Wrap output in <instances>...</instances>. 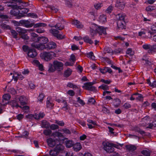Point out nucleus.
Returning a JSON list of instances; mask_svg holds the SVG:
<instances>
[{"mask_svg": "<svg viewBox=\"0 0 156 156\" xmlns=\"http://www.w3.org/2000/svg\"><path fill=\"white\" fill-rule=\"evenodd\" d=\"M31 45L32 47L36 48L39 50H42L44 48L46 49L47 50H50L55 48L57 46L56 43L53 42H49L46 45L43 44H37L36 43H33L31 44Z\"/></svg>", "mask_w": 156, "mask_h": 156, "instance_id": "obj_1", "label": "nucleus"}, {"mask_svg": "<svg viewBox=\"0 0 156 156\" xmlns=\"http://www.w3.org/2000/svg\"><path fill=\"white\" fill-rule=\"evenodd\" d=\"M116 18L117 20V25L119 28L121 29H126V23L125 19L126 17L124 14L120 13L116 15Z\"/></svg>", "mask_w": 156, "mask_h": 156, "instance_id": "obj_2", "label": "nucleus"}, {"mask_svg": "<svg viewBox=\"0 0 156 156\" xmlns=\"http://www.w3.org/2000/svg\"><path fill=\"white\" fill-rule=\"evenodd\" d=\"M20 23L22 25H24L26 27H31L33 26L34 28L40 27H45L47 25L44 23H38L34 24L33 23H30V21L28 20H22L20 21Z\"/></svg>", "mask_w": 156, "mask_h": 156, "instance_id": "obj_3", "label": "nucleus"}, {"mask_svg": "<svg viewBox=\"0 0 156 156\" xmlns=\"http://www.w3.org/2000/svg\"><path fill=\"white\" fill-rule=\"evenodd\" d=\"M50 32L58 39H62L65 37V35L62 36L61 34H59V31L55 29H51L50 30Z\"/></svg>", "mask_w": 156, "mask_h": 156, "instance_id": "obj_4", "label": "nucleus"}, {"mask_svg": "<svg viewBox=\"0 0 156 156\" xmlns=\"http://www.w3.org/2000/svg\"><path fill=\"white\" fill-rule=\"evenodd\" d=\"M54 67L55 70L60 71L63 69V64L57 61H55L53 62Z\"/></svg>", "mask_w": 156, "mask_h": 156, "instance_id": "obj_5", "label": "nucleus"}, {"mask_svg": "<svg viewBox=\"0 0 156 156\" xmlns=\"http://www.w3.org/2000/svg\"><path fill=\"white\" fill-rule=\"evenodd\" d=\"M94 84V83L93 82L86 83H84L83 88L88 90L93 91L95 90V87L92 86Z\"/></svg>", "mask_w": 156, "mask_h": 156, "instance_id": "obj_6", "label": "nucleus"}, {"mask_svg": "<svg viewBox=\"0 0 156 156\" xmlns=\"http://www.w3.org/2000/svg\"><path fill=\"white\" fill-rule=\"evenodd\" d=\"M55 54L53 52H45L43 54L44 60L47 61L50 60L54 56H55Z\"/></svg>", "mask_w": 156, "mask_h": 156, "instance_id": "obj_7", "label": "nucleus"}, {"mask_svg": "<svg viewBox=\"0 0 156 156\" xmlns=\"http://www.w3.org/2000/svg\"><path fill=\"white\" fill-rule=\"evenodd\" d=\"M104 149L107 152L109 153L112 152L114 151V148L112 144L106 143L104 144Z\"/></svg>", "mask_w": 156, "mask_h": 156, "instance_id": "obj_8", "label": "nucleus"}, {"mask_svg": "<svg viewBox=\"0 0 156 156\" xmlns=\"http://www.w3.org/2000/svg\"><path fill=\"white\" fill-rule=\"evenodd\" d=\"M106 28L102 26H97V28L96 29V31L97 33H98L100 35H101L103 34H106Z\"/></svg>", "mask_w": 156, "mask_h": 156, "instance_id": "obj_9", "label": "nucleus"}, {"mask_svg": "<svg viewBox=\"0 0 156 156\" xmlns=\"http://www.w3.org/2000/svg\"><path fill=\"white\" fill-rule=\"evenodd\" d=\"M28 56L31 58L35 57L37 55L36 50L34 49H29L27 53Z\"/></svg>", "mask_w": 156, "mask_h": 156, "instance_id": "obj_10", "label": "nucleus"}, {"mask_svg": "<svg viewBox=\"0 0 156 156\" xmlns=\"http://www.w3.org/2000/svg\"><path fill=\"white\" fill-rule=\"evenodd\" d=\"M37 41L39 44L35 43L37 44H46L48 41V39L47 38L44 37H38L37 38Z\"/></svg>", "mask_w": 156, "mask_h": 156, "instance_id": "obj_11", "label": "nucleus"}, {"mask_svg": "<svg viewBox=\"0 0 156 156\" xmlns=\"http://www.w3.org/2000/svg\"><path fill=\"white\" fill-rule=\"evenodd\" d=\"M19 8V7L17 6L16 8H14L10 11V13L11 15L16 16L17 19H20V18H19L18 16H20V12L19 10L17 9V8Z\"/></svg>", "mask_w": 156, "mask_h": 156, "instance_id": "obj_12", "label": "nucleus"}, {"mask_svg": "<svg viewBox=\"0 0 156 156\" xmlns=\"http://www.w3.org/2000/svg\"><path fill=\"white\" fill-rule=\"evenodd\" d=\"M115 6L120 9H122L125 6L124 0H117Z\"/></svg>", "mask_w": 156, "mask_h": 156, "instance_id": "obj_13", "label": "nucleus"}, {"mask_svg": "<svg viewBox=\"0 0 156 156\" xmlns=\"http://www.w3.org/2000/svg\"><path fill=\"white\" fill-rule=\"evenodd\" d=\"M29 9L26 8H24L21 9L20 10H19L20 12V16H18L19 18H20L26 16V14L29 12Z\"/></svg>", "mask_w": 156, "mask_h": 156, "instance_id": "obj_14", "label": "nucleus"}, {"mask_svg": "<svg viewBox=\"0 0 156 156\" xmlns=\"http://www.w3.org/2000/svg\"><path fill=\"white\" fill-rule=\"evenodd\" d=\"M97 25L94 24L91 27H90V33L92 36H94L97 33L96 29L97 28Z\"/></svg>", "mask_w": 156, "mask_h": 156, "instance_id": "obj_15", "label": "nucleus"}, {"mask_svg": "<svg viewBox=\"0 0 156 156\" xmlns=\"http://www.w3.org/2000/svg\"><path fill=\"white\" fill-rule=\"evenodd\" d=\"M47 142L48 146L51 147H53L56 144V141L55 140L50 138L47 139Z\"/></svg>", "mask_w": 156, "mask_h": 156, "instance_id": "obj_16", "label": "nucleus"}, {"mask_svg": "<svg viewBox=\"0 0 156 156\" xmlns=\"http://www.w3.org/2000/svg\"><path fill=\"white\" fill-rule=\"evenodd\" d=\"M16 31L19 33L20 36L24 34H26L27 32V31L26 30L20 27H17L16 28Z\"/></svg>", "mask_w": 156, "mask_h": 156, "instance_id": "obj_17", "label": "nucleus"}, {"mask_svg": "<svg viewBox=\"0 0 156 156\" xmlns=\"http://www.w3.org/2000/svg\"><path fill=\"white\" fill-rule=\"evenodd\" d=\"M125 147L127 151L129 152L133 151L136 149V147L134 145H126Z\"/></svg>", "mask_w": 156, "mask_h": 156, "instance_id": "obj_18", "label": "nucleus"}, {"mask_svg": "<svg viewBox=\"0 0 156 156\" xmlns=\"http://www.w3.org/2000/svg\"><path fill=\"white\" fill-rule=\"evenodd\" d=\"M81 148L82 146L80 143H77L75 144H74L73 146V148L74 151H78L81 149Z\"/></svg>", "mask_w": 156, "mask_h": 156, "instance_id": "obj_19", "label": "nucleus"}, {"mask_svg": "<svg viewBox=\"0 0 156 156\" xmlns=\"http://www.w3.org/2000/svg\"><path fill=\"white\" fill-rule=\"evenodd\" d=\"M72 23L73 24L75 25L78 28H82L83 27V25L77 20H73L72 22Z\"/></svg>", "mask_w": 156, "mask_h": 156, "instance_id": "obj_20", "label": "nucleus"}, {"mask_svg": "<svg viewBox=\"0 0 156 156\" xmlns=\"http://www.w3.org/2000/svg\"><path fill=\"white\" fill-rule=\"evenodd\" d=\"M66 146V147L70 148L73 146L74 142L72 140H67L65 141Z\"/></svg>", "mask_w": 156, "mask_h": 156, "instance_id": "obj_21", "label": "nucleus"}, {"mask_svg": "<svg viewBox=\"0 0 156 156\" xmlns=\"http://www.w3.org/2000/svg\"><path fill=\"white\" fill-rule=\"evenodd\" d=\"M34 115V118L36 119L43 118L45 116V114L43 112H40L38 113H36Z\"/></svg>", "mask_w": 156, "mask_h": 156, "instance_id": "obj_22", "label": "nucleus"}, {"mask_svg": "<svg viewBox=\"0 0 156 156\" xmlns=\"http://www.w3.org/2000/svg\"><path fill=\"white\" fill-rule=\"evenodd\" d=\"M50 126L49 123L46 120H43L41 122V126L42 128L47 129Z\"/></svg>", "mask_w": 156, "mask_h": 156, "instance_id": "obj_23", "label": "nucleus"}, {"mask_svg": "<svg viewBox=\"0 0 156 156\" xmlns=\"http://www.w3.org/2000/svg\"><path fill=\"white\" fill-rule=\"evenodd\" d=\"M62 103H63L64 105V106L62 108V109L65 111H66L67 110L70 109V108L68 106L66 100H62Z\"/></svg>", "mask_w": 156, "mask_h": 156, "instance_id": "obj_24", "label": "nucleus"}, {"mask_svg": "<svg viewBox=\"0 0 156 156\" xmlns=\"http://www.w3.org/2000/svg\"><path fill=\"white\" fill-rule=\"evenodd\" d=\"M19 101H20V104L22 105H26V98L25 97L23 96H21L19 98Z\"/></svg>", "mask_w": 156, "mask_h": 156, "instance_id": "obj_25", "label": "nucleus"}, {"mask_svg": "<svg viewBox=\"0 0 156 156\" xmlns=\"http://www.w3.org/2000/svg\"><path fill=\"white\" fill-rule=\"evenodd\" d=\"M133 130L136 132H138L142 135L144 134L145 133V132L144 131L142 130L139 127H138V126L134 127Z\"/></svg>", "mask_w": 156, "mask_h": 156, "instance_id": "obj_26", "label": "nucleus"}, {"mask_svg": "<svg viewBox=\"0 0 156 156\" xmlns=\"http://www.w3.org/2000/svg\"><path fill=\"white\" fill-rule=\"evenodd\" d=\"M51 27H55L56 29L59 30H62L64 28V25L61 23H57L55 26H51Z\"/></svg>", "mask_w": 156, "mask_h": 156, "instance_id": "obj_27", "label": "nucleus"}, {"mask_svg": "<svg viewBox=\"0 0 156 156\" xmlns=\"http://www.w3.org/2000/svg\"><path fill=\"white\" fill-rule=\"evenodd\" d=\"M10 104L12 106L14 107H15L16 108H18V107L21 108V106H19L18 103L17 102L16 100H13L10 102Z\"/></svg>", "mask_w": 156, "mask_h": 156, "instance_id": "obj_28", "label": "nucleus"}, {"mask_svg": "<svg viewBox=\"0 0 156 156\" xmlns=\"http://www.w3.org/2000/svg\"><path fill=\"white\" fill-rule=\"evenodd\" d=\"M54 149L59 153L60 151H62L64 149V147L62 144H57Z\"/></svg>", "mask_w": 156, "mask_h": 156, "instance_id": "obj_29", "label": "nucleus"}, {"mask_svg": "<svg viewBox=\"0 0 156 156\" xmlns=\"http://www.w3.org/2000/svg\"><path fill=\"white\" fill-rule=\"evenodd\" d=\"M99 20L100 22L104 23L106 21V17L104 15H101L99 17Z\"/></svg>", "mask_w": 156, "mask_h": 156, "instance_id": "obj_30", "label": "nucleus"}, {"mask_svg": "<svg viewBox=\"0 0 156 156\" xmlns=\"http://www.w3.org/2000/svg\"><path fill=\"white\" fill-rule=\"evenodd\" d=\"M83 39L84 41L86 43H89L90 44H92L94 43L93 41L87 36L85 37Z\"/></svg>", "mask_w": 156, "mask_h": 156, "instance_id": "obj_31", "label": "nucleus"}, {"mask_svg": "<svg viewBox=\"0 0 156 156\" xmlns=\"http://www.w3.org/2000/svg\"><path fill=\"white\" fill-rule=\"evenodd\" d=\"M104 51L105 53H112L113 54V51L110 47H105L104 48Z\"/></svg>", "mask_w": 156, "mask_h": 156, "instance_id": "obj_32", "label": "nucleus"}, {"mask_svg": "<svg viewBox=\"0 0 156 156\" xmlns=\"http://www.w3.org/2000/svg\"><path fill=\"white\" fill-rule=\"evenodd\" d=\"M72 71L69 69H68L64 73V76L67 77L69 76L71 74Z\"/></svg>", "mask_w": 156, "mask_h": 156, "instance_id": "obj_33", "label": "nucleus"}, {"mask_svg": "<svg viewBox=\"0 0 156 156\" xmlns=\"http://www.w3.org/2000/svg\"><path fill=\"white\" fill-rule=\"evenodd\" d=\"M0 27L3 29L7 30L10 29V27L9 25H6L4 23H2L0 24Z\"/></svg>", "mask_w": 156, "mask_h": 156, "instance_id": "obj_34", "label": "nucleus"}, {"mask_svg": "<svg viewBox=\"0 0 156 156\" xmlns=\"http://www.w3.org/2000/svg\"><path fill=\"white\" fill-rule=\"evenodd\" d=\"M58 152L54 149L53 150H51L49 151V154L51 156H55L58 154Z\"/></svg>", "mask_w": 156, "mask_h": 156, "instance_id": "obj_35", "label": "nucleus"}, {"mask_svg": "<svg viewBox=\"0 0 156 156\" xmlns=\"http://www.w3.org/2000/svg\"><path fill=\"white\" fill-rule=\"evenodd\" d=\"M47 107L48 108H52L54 106V104L49 100H47L46 101Z\"/></svg>", "mask_w": 156, "mask_h": 156, "instance_id": "obj_36", "label": "nucleus"}, {"mask_svg": "<svg viewBox=\"0 0 156 156\" xmlns=\"http://www.w3.org/2000/svg\"><path fill=\"white\" fill-rule=\"evenodd\" d=\"M98 88L104 90H108L109 89V87L107 85L105 84H103L100 86Z\"/></svg>", "mask_w": 156, "mask_h": 156, "instance_id": "obj_37", "label": "nucleus"}, {"mask_svg": "<svg viewBox=\"0 0 156 156\" xmlns=\"http://www.w3.org/2000/svg\"><path fill=\"white\" fill-rule=\"evenodd\" d=\"M49 69L48 71L50 72H53L55 70V67H54L53 64H52L49 63L48 65Z\"/></svg>", "mask_w": 156, "mask_h": 156, "instance_id": "obj_38", "label": "nucleus"}, {"mask_svg": "<svg viewBox=\"0 0 156 156\" xmlns=\"http://www.w3.org/2000/svg\"><path fill=\"white\" fill-rule=\"evenodd\" d=\"M10 31L13 37L15 38H17L18 33L16 32L13 30H11Z\"/></svg>", "mask_w": 156, "mask_h": 156, "instance_id": "obj_39", "label": "nucleus"}, {"mask_svg": "<svg viewBox=\"0 0 156 156\" xmlns=\"http://www.w3.org/2000/svg\"><path fill=\"white\" fill-rule=\"evenodd\" d=\"M154 9L155 6L151 5H149L146 8V10L147 12H151L152 10H154Z\"/></svg>", "mask_w": 156, "mask_h": 156, "instance_id": "obj_40", "label": "nucleus"}, {"mask_svg": "<svg viewBox=\"0 0 156 156\" xmlns=\"http://www.w3.org/2000/svg\"><path fill=\"white\" fill-rule=\"evenodd\" d=\"M3 99L5 101H8L11 98V96L9 94H5L3 96Z\"/></svg>", "mask_w": 156, "mask_h": 156, "instance_id": "obj_41", "label": "nucleus"}, {"mask_svg": "<svg viewBox=\"0 0 156 156\" xmlns=\"http://www.w3.org/2000/svg\"><path fill=\"white\" fill-rule=\"evenodd\" d=\"M52 131L50 129H44L43 131V133L46 136H48L51 133Z\"/></svg>", "mask_w": 156, "mask_h": 156, "instance_id": "obj_42", "label": "nucleus"}, {"mask_svg": "<svg viewBox=\"0 0 156 156\" xmlns=\"http://www.w3.org/2000/svg\"><path fill=\"white\" fill-rule=\"evenodd\" d=\"M66 4L69 7H71L73 5V2L72 0H67L66 1Z\"/></svg>", "mask_w": 156, "mask_h": 156, "instance_id": "obj_43", "label": "nucleus"}, {"mask_svg": "<svg viewBox=\"0 0 156 156\" xmlns=\"http://www.w3.org/2000/svg\"><path fill=\"white\" fill-rule=\"evenodd\" d=\"M141 153L145 156H150V152L146 150H143L141 151Z\"/></svg>", "mask_w": 156, "mask_h": 156, "instance_id": "obj_44", "label": "nucleus"}, {"mask_svg": "<svg viewBox=\"0 0 156 156\" xmlns=\"http://www.w3.org/2000/svg\"><path fill=\"white\" fill-rule=\"evenodd\" d=\"M8 92L13 95L15 94L16 93V90L12 87H11L9 89Z\"/></svg>", "mask_w": 156, "mask_h": 156, "instance_id": "obj_45", "label": "nucleus"}, {"mask_svg": "<svg viewBox=\"0 0 156 156\" xmlns=\"http://www.w3.org/2000/svg\"><path fill=\"white\" fill-rule=\"evenodd\" d=\"M151 31H149L148 33H150L151 35L153 33H156V27L153 26L152 27Z\"/></svg>", "mask_w": 156, "mask_h": 156, "instance_id": "obj_46", "label": "nucleus"}, {"mask_svg": "<svg viewBox=\"0 0 156 156\" xmlns=\"http://www.w3.org/2000/svg\"><path fill=\"white\" fill-rule=\"evenodd\" d=\"M49 126L50 129L52 130L57 129L59 128L58 126L57 125L54 124H51L50 126Z\"/></svg>", "mask_w": 156, "mask_h": 156, "instance_id": "obj_47", "label": "nucleus"}, {"mask_svg": "<svg viewBox=\"0 0 156 156\" xmlns=\"http://www.w3.org/2000/svg\"><path fill=\"white\" fill-rule=\"evenodd\" d=\"M87 55L88 57L90 58L92 60L95 59V57L92 52H90L89 53H88Z\"/></svg>", "mask_w": 156, "mask_h": 156, "instance_id": "obj_48", "label": "nucleus"}, {"mask_svg": "<svg viewBox=\"0 0 156 156\" xmlns=\"http://www.w3.org/2000/svg\"><path fill=\"white\" fill-rule=\"evenodd\" d=\"M15 3L13 1L11 3H9L7 5L8 7H11L12 8L14 9V8H16L17 5H14Z\"/></svg>", "mask_w": 156, "mask_h": 156, "instance_id": "obj_49", "label": "nucleus"}, {"mask_svg": "<svg viewBox=\"0 0 156 156\" xmlns=\"http://www.w3.org/2000/svg\"><path fill=\"white\" fill-rule=\"evenodd\" d=\"M113 9V7L112 5L109 6L106 10L105 12L108 13H110L111 12Z\"/></svg>", "mask_w": 156, "mask_h": 156, "instance_id": "obj_50", "label": "nucleus"}, {"mask_svg": "<svg viewBox=\"0 0 156 156\" xmlns=\"http://www.w3.org/2000/svg\"><path fill=\"white\" fill-rule=\"evenodd\" d=\"M49 8L50 9L52 12L54 13L57 12L58 10L57 9L55 8L54 6H50L49 7Z\"/></svg>", "mask_w": 156, "mask_h": 156, "instance_id": "obj_51", "label": "nucleus"}, {"mask_svg": "<svg viewBox=\"0 0 156 156\" xmlns=\"http://www.w3.org/2000/svg\"><path fill=\"white\" fill-rule=\"evenodd\" d=\"M20 38L25 40H27L29 39V37L26 34H24L20 36Z\"/></svg>", "mask_w": 156, "mask_h": 156, "instance_id": "obj_52", "label": "nucleus"}, {"mask_svg": "<svg viewBox=\"0 0 156 156\" xmlns=\"http://www.w3.org/2000/svg\"><path fill=\"white\" fill-rule=\"evenodd\" d=\"M44 97V95L43 93H41L40 94L38 98V100L40 102H42L43 100V98Z\"/></svg>", "mask_w": 156, "mask_h": 156, "instance_id": "obj_53", "label": "nucleus"}, {"mask_svg": "<svg viewBox=\"0 0 156 156\" xmlns=\"http://www.w3.org/2000/svg\"><path fill=\"white\" fill-rule=\"evenodd\" d=\"M151 45L147 44H145L142 46L143 48L145 50L151 49Z\"/></svg>", "mask_w": 156, "mask_h": 156, "instance_id": "obj_54", "label": "nucleus"}, {"mask_svg": "<svg viewBox=\"0 0 156 156\" xmlns=\"http://www.w3.org/2000/svg\"><path fill=\"white\" fill-rule=\"evenodd\" d=\"M126 53L130 55H133L134 54V53L132 51L131 48L128 49L126 51Z\"/></svg>", "mask_w": 156, "mask_h": 156, "instance_id": "obj_55", "label": "nucleus"}, {"mask_svg": "<svg viewBox=\"0 0 156 156\" xmlns=\"http://www.w3.org/2000/svg\"><path fill=\"white\" fill-rule=\"evenodd\" d=\"M100 81L104 83H105L109 84L112 81L110 80H105L103 79H101Z\"/></svg>", "mask_w": 156, "mask_h": 156, "instance_id": "obj_56", "label": "nucleus"}, {"mask_svg": "<svg viewBox=\"0 0 156 156\" xmlns=\"http://www.w3.org/2000/svg\"><path fill=\"white\" fill-rule=\"evenodd\" d=\"M77 102L82 105H84L85 103L84 101L80 98V97H78L77 98Z\"/></svg>", "mask_w": 156, "mask_h": 156, "instance_id": "obj_57", "label": "nucleus"}, {"mask_svg": "<svg viewBox=\"0 0 156 156\" xmlns=\"http://www.w3.org/2000/svg\"><path fill=\"white\" fill-rule=\"evenodd\" d=\"M67 86L71 88H76L77 87L76 86L74 85L71 83H68Z\"/></svg>", "mask_w": 156, "mask_h": 156, "instance_id": "obj_58", "label": "nucleus"}, {"mask_svg": "<svg viewBox=\"0 0 156 156\" xmlns=\"http://www.w3.org/2000/svg\"><path fill=\"white\" fill-rule=\"evenodd\" d=\"M76 60V57H75V56L73 54H72L70 57V61H71L73 62L72 64H73L75 61Z\"/></svg>", "mask_w": 156, "mask_h": 156, "instance_id": "obj_59", "label": "nucleus"}, {"mask_svg": "<svg viewBox=\"0 0 156 156\" xmlns=\"http://www.w3.org/2000/svg\"><path fill=\"white\" fill-rule=\"evenodd\" d=\"M55 123L61 126H63L65 124L64 123L63 121L56 120Z\"/></svg>", "mask_w": 156, "mask_h": 156, "instance_id": "obj_60", "label": "nucleus"}, {"mask_svg": "<svg viewBox=\"0 0 156 156\" xmlns=\"http://www.w3.org/2000/svg\"><path fill=\"white\" fill-rule=\"evenodd\" d=\"M122 51V49L120 48L115 49L113 51V54H116L118 53H120Z\"/></svg>", "mask_w": 156, "mask_h": 156, "instance_id": "obj_61", "label": "nucleus"}, {"mask_svg": "<svg viewBox=\"0 0 156 156\" xmlns=\"http://www.w3.org/2000/svg\"><path fill=\"white\" fill-rule=\"evenodd\" d=\"M67 94L71 96H73L75 95L74 92L72 90H69L68 91Z\"/></svg>", "mask_w": 156, "mask_h": 156, "instance_id": "obj_62", "label": "nucleus"}, {"mask_svg": "<svg viewBox=\"0 0 156 156\" xmlns=\"http://www.w3.org/2000/svg\"><path fill=\"white\" fill-rule=\"evenodd\" d=\"M88 102L89 103L91 104H94L96 101L95 100L92 98H91L90 99L88 100Z\"/></svg>", "mask_w": 156, "mask_h": 156, "instance_id": "obj_63", "label": "nucleus"}, {"mask_svg": "<svg viewBox=\"0 0 156 156\" xmlns=\"http://www.w3.org/2000/svg\"><path fill=\"white\" fill-rule=\"evenodd\" d=\"M123 107L125 109H128L131 107V105L129 103H126L124 104Z\"/></svg>", "mask_w": 156, "mask_h": 156, "instance_id": "obj_64", "label": "nucleus"}]
</instances>
